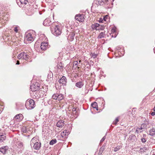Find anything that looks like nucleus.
<instances>
[{
    "instance_id": "393cba45",
    "label": "nucleus",
    "mask_w": 155,
    "mask_h": 155,
    "mask_svg": "<svg viewBox=\"0 0 155 155\" xmlns=\"http://www.w3.org/2000/svg\"><path fill=\"white\" fill-rule=\"evenodd\" d=\"M98 27L99 28V30H103L105 28L104 26L100 25L99 24V26H98Z\"/></svg>"
},
{
    "instance_id": "f257e3e1",
    "label": "nucleus",
    "mask_w": 155,
    "mask_h": 155,
    "mask_svg": "<svg viewBox=\"0 0 155 155\" xmlns=\"http://www.w3.org/2000/svg\"><path fill=\"white\" fill-rule=\"evenodd\" d=\"M25 106L28 109H31L34 108L35 106L34 101L32 99L26 101Z\"/></svg>"
},
{
    "instance_id": "bb28decb",
    "label": "nucleus",
    "mask_w": 155,
    "mask_h": 155,
    "mask_svg": "<svg viewBox=\"0 0 155 155\" xmlns=\"http://www.w3.org/2000/svg\"><path fill=\"white\" fill-rule=\"evenodd\" d=\"M17 145L18 146V147L19 148L21 147H22L23 145L22 143L20 142H19L18 143Z\"/></svg>"
},
{
    "instance_id": "cd10ccee",
    "label": "nucleus",
    "mask_w": 155,
    "mask_h": 155,
    "mask_svg": "<svg viewBox=\"0 0 155 155\" xmlns=\"http://www.w3.org/2000/svg\"><path fill=\"white\" fill-rule=\"evenodd\" d=\"M22 130L24 133H26L27 132V129L25 127H23L22 128Z\"/></svg>"
},
{
    "instance_id": "37998d69",
    "label": "nucleus",
    "mask_w": 155,
    "mask_h": 155,
    "mask_svg": "<svg viewBox=\"0 0 155 155\" xmlns=\"http://www.w3.org/2000/svg\"><path fill=\"white\" fill-rule=\"evenodd\" d=\"M153 51H154V53L155 54V47L154 48Z\"/></svg>"
},
{
    "instance_id": "473e14b6",
    "label": "nucleus",
    "mask_w": 155,
    "mask_h": 155,
    "mask_svg": "<svg viewBox=\"0 0 155 155\" xmlns=\"http://www.w3.org/2000/svg\"><path fill=\"white\" fill-rule=\"evenodd\" d=\"M97 54H92V57L93 58H95L96 57H97Z\"/></svg>"
},
{
    "instance_id": "aec40b11",
    "label": "nucleus",
    "mask_w": 155,
    "mask_h": 155,
    "mask_svg": "<svg viewBox=\"0 0 155 155\" xmlns=\"http://www.w3.org/2000/svg\"><path fill=\"white\" fill-rule=\"evenodd\" d=\"M6 139V136L5 135H0V142H2Z\"/></svg>"
},
{
    "instance_id": "ddd939ff",
    "label": "nucleus",
    "mask_w": 155,
    "mask_h": 155,
    "mask_svg": "<svg viewBox=\"0 0 155 155\" xmlns=\"http://www.w3.org/2000/svg\"><path fill=\"white\" fill-rule=\"evenodd\" d=\"M98 26H99V24L95 23L91 25V27L94 30H99V28H98Z\"/></svg>"
},
{
    "instance_id": "49530a36",
    "label": "nucleus",
    "mask_w": 155,
    "mask_h": 155,
    "mask_svg": "<svg viewBox=\"0 0 155 155\" xmlns=\"http://www.w3.org/2000/svg\"><path fill=\"white\" fill-rule=\"evenodd\" d=\"M32 87V86H31V87Z\"/></svg>"
},
{
    "instance_id": "412c9836",
    "label": "nucleus",
    "mask_w": 155,
    "mask_h": 155,
    "mask_svg": "<svg viewBox=\"0 0 155 155\" xmlns=\"http://www.w3.org/2000/svg\"><path fill=\"white\" fill-rule=\"evenodd\" d=\"M150 135L153 136L155 134V129H152L150 130Z\"/></svg>"
},
{
    "instance_id": "c756f323",
    "label": "nucleus",
    "mask_w": 155,
    "mask_h": 155,
    "mask_svg": "<svg viewBox=\"0 0 155 155\" xmlns=\"http://www.w3.org/2000/svg\"><path fill=\"white\" fill-rule=\"evenodd\" d=\"M119 121V119L118 117L116 118L115 120L113 121V124L116 125L117 123Z\"/></svg>"
},
{
    "instance_id": "c9c22d12",
    "label": "nucleus",
    "mask_w": 155,
    "mask_h": 155,
    "mask_svg": "<svg viewBox=\"0 0 155 155\" xmlns=\"http://www.w3.org/2000/svg\"><path fill=\"white\" fill-rule=\"evenodd\" d=\"M105 137L104 136V137H103L102 139L101 140V141H100V142H102L105 139Z\"/></svg>"
},
{
    "instance_id": "2eb2a0df",
    "label": "nucleus",
    "mask_w": 155,
    "mask_h": 155,
    "mask_svg": "<svg viewBox=\"0 0 155 155\" xmlns=\"http://www.w3.org/2000/svg\"><path fill=\"white\" fill-rule=\"evenodd\" d=\"M38 142L37 141V139L35 137H33L31 140V147H32V145L34 144H35L36 143H37Z\"/></svg>"
},
{
    "instance_id": "4c0bfd02",
    "label": "nucleus",
    "mask_w": 155,
    "mask_h": 155,
    "mask_svg": "<svg viewBox=\"0 0 155 155\" xmlns=\"http://www.w3.org/2000/svg\"><path fill=\"white\" fill-rule=\"evenodd\" d=\"M72 111L73 112L76 111V108L75 107H73L72 109Z\"/></svg>"
},
{
    "instance_id": "1a4fd4ad",
    "label": "nucleus",
    "mask_w": 155,
    "mask_h": 155,
    "mask_svg": "<svg viewBox=\"0 0 155 155\" xmlns=\"http://www.w3.org/2000/svg\"><path fill=\"white\" fill-rule=\"evenodd\" d=\"M23 116L21 114H18L16 115L14 117V119L18 120V121H21L23 119Z\"/></svg>"
},
{
    "instance_id": "79ce46f5",
    "label": "nucleus",
    "mask_w": 155,
    "mask_h": 155,
    "mask_svg": "<svg viewBox=\"0 0 155 155\" xmlns=\"http://www.w3.org/2000/svg\"><path fill=\"white\" fill-rule=\"evenodd\" d=\"M20 64L19 61H17V63H16V64Z\"/></svg>"
},
{
    "instance_id": "f8f14e48",
    "label": "nucleus",
    "mask_w": 155,
    "mask_h": 155,
    "mask_svg": "<svg viewBox=\"0 0 155 155\" xmlns=\"http://www.w3.org/2000/svg\"><path fill=\"white\" fill-rule=\"evenodd\" d=\"M64 121L61 120L59 121L56 124L57 127L61 128L64 125Z\"/></svg>"
},
{
    "instance_id": "20e7f679",
    "label": "nucleus",
    "mask_w": 155,
    "mask_h": 155,
    "mask_svg": "<svg viewBox=\"0 0 155 155\" xmlns=\"http://www.w3.org/2000/svg\"><path fill=\"white\" fill-rule=\"evenodd\" d=\"M52 98L53 99L60 101L63 99V94H61L57 93L54 94L52 95Z\"/></svg>"
},
{
    "instance_id": "c03bdc74",
    "label": "nucleus",
    "mask_w": 155,
    "mask_h": 155,
    "mask_svg": "<svg viewBox=\"0 0 155 155\" xmlns=\"http://www.w3.org/2000/svg\"><path fill=\"white\" fill-rule=\"evenodd\" d=\"M153 110L154 111H155V107H154Z\"/></svg>"
},
{
    "instance_id": "6ab92c4d",
    "label": "nucleus",
    "mask_w": 155,
    "mask_h": 155,
    "mask_svg": "<svg viewBox=\"0 0 155 155\" xmlns=\"http://www.w3.org/2000/svg\"><path fill=\"white\" fill-rule=\"evenodd\" d=\"M75 34L73 32H70V33L68 35V37H70L71 40H73L74 39V37L75 36Z\"/></svg>"
},
{
    "instance_id": "de8ad7c7",
    "label": "nucleus",
    "mask_w": 155,
    "mask_h": 155,
    "mask_svg": "<svg viewBox=\"0 0 155 155\" xmlns=\"http://www.w3.org/2000/svg\"><path fill=\"white\" fill-rule=\"evenodd\" d=\"M133 137H135V136H133Z\"/></svg>"
},
{
    "instance_id": "7c9ffc66",
    "label": "nucleus",
    "mask_w": 155,
    "mask_h": 155,
    "mask_svg": "<svg viewBox=\"0 0 155 155\" xmlns=\"http://www.w3.org/2000/svg\"><path fill=\"white\" fill-rule=\"evenodd\" d=\"M78 64V61H74V66H75V68H76L77 67V65Z\"/></svg>"
},
{
    "instance_id": "5701e85b",
    "label": "nucleus",
    "mask_w": 155,
    "mask_h": 155,
    "mask_svg": "<svg viewBox=\"0 0 155 155\" xmlns=\"http://www.w3.org/2000/svg\"><path fill=\"white\" fill-rule=\"evenodd\" d=\"M20 1L21 4L25 5H26L28 2V1L27 0H20Z\"/></svg>"
},
{
    "instance_id": "7ed1b4c3",
    "label": "nucleus",
    "mask_w": 155,
    "mask_h": 155,
    "mask_svg": "<svg viewBox=\"0 0 155 155\" xmlns=\"http://www.w3.org/2000/svg\"><path fill=\"white\" fill-rule=\"evenodd\" d=\"M29 56L25 52H23L18 54L17 58L19 59H23L27 60L28 59Z\"/></svg>"
},
{
    "instance_id": "f704fd0d",
    "label": "nucleus",
    "mask_w": 155,
    "mask_h": 155,
    "mask_svg": "<svg viewBox=\"0 0 155 155\" xmlns=\"http://www.w3.org/2000/svg\"><path fill=\"white\" fill-rule=\"evenodd\" d=\"M14 30L16 32H18V29L17 27H15L14 28Z\"/></svg>"
},
{
    "instance_id": "6e6552de",
    "label": "nucleus",
    "mask_w": 155,
    "mask_h": 155,
    "mask_svg": "<svg viewBox=\"0 0 155 155\" xmlns=\"http://www.w3.org/2000/svg\"><path fill=\"white\" fill-rule=\"evenodd\" d=\"M48 44L47 42H42L40 48L42 50H45L46 49Z\"/></svg>"
},
{
    "instance_id": "2f4dec72",
    "label": "nucleus",
    "mask_w": 155,
    "mask_h": 155,
    "mask_svg": "<svg viewBox=\"0 0 155 155\" xmlns=\"http://www.w3.org/2000/svg\"><path fill=\"white\" fill-rule=\"evenodd\" d=\"M120 147H116L114 148V150L115 152H116V151H117L118 150L120 149Z\"/></svg>"
},
{
    "instance_id": "09e8293b",
    "label": "nucleus",
    "mask_w": 155,
    "mask_h": 155,
    "mask_svg": "<svg viewBox=\"0 0 155 155\" xmlns=\"http://www.w3.org/2000/svg\"><path fill=\"white\" fill-rule=\"evenodd\" d=\"M114 0H112L113 1V2H114Z\"/></svg>"
},
{
    "instance_id": "f03ea898",
    "label": "nucleus",
    "mask_w": 155,
    "mask_h": 155,
    "mask_svg": "<svg viewBox=\"0 0 155 155\" xmlns=\"http://www.w3.org/2000/svg\"><path fill=\"white\" fill-rule=\"evenodd\" d=\"M51 31L53 34L56 36L60 35L61 33L58 25L56 26L54 28H51Z\"/></svg>"
},
{
    "instance_id": "9b49d317",
    "label": "nucleus",
    "mask_w": 155,
    "mask_h": 155,
    "mask_svg": "<svg viewBox=\"0 0 155 155\" xmlns=\"http://www.w3.org/2000/svg\"><path fill=\"white\" fill-rule=\"evenodd\" d=\"M41 146V143L39 142L38 143V142H37V143H35L32 145V147H33L36 150L39 149Z\"/></svg>"
},
{
    "instance_id": "9d476101",
    "label": "nucleus",
    "mask_w": 155,
    "mask_h": 155,
    "mask_svg": "<svg viewBox=\"0 0 155 155\" xmlns=\"http://www.w3.org/2000/svg\"><path fill=\"white\" fill-rule=\"evenodd\" d=\"M25 39L28 41H32L33 40V38L31 36V34L30 33H28L26 35Z\"/></svg>"
},
{
    "instance_id": "39448f33",
    "label": "nucleus",
    "mask_w": 155,
    "mask_h": 155,
    "mask_svg": "<svg viewBox=\"0 0 155 155\" xmlns=\"http://www.w3.org/2000/svg\"><path fill=\"white\" fill-rule=\"evenodd\" d=\"M75 18L80 22H82L84 21V16L83 14L77 15L75 17Z\"/></svg>"
},
{
    "instance_id": "e433bc0d",
    "label": "nucleus",
    "mask_w": 155,
    "mask_h": 155,
    "mask_svg": "<svg viewBox=\"0 0 155 155\" xmlns=\"http://www.w3.org/2000/svg\"><path fill=\"white\" fill-rule=\"evenodd\" d=\"M141 140L143 143H145L146 142V140L144 138L141 139Z\"/></svg>"
},
{
    "instance_id": "58836bf2",
    "label": "nucleus",
    "mask_w": 155,
    "mask_h": 155,
    "mask_svg": "<svg viewBox=\"0 0 155 155\" xmlns=\"http://www.w3.org/2000/svg\"><path fill=\"white\" fill-rule=\"evenodd\" d=\"M151 114L152 116H154L155 115V113L154 112H152L151 113Z\"/></svg>"
},
{
    "instance_id": "0eeeda50",
    "label": "nucleus",
    "mask_w": 155,
    "mask_h": 155,
    "mask_svg": "<svg viewBox=\"0 0 155 155\" xmlns=\"http://www.w3.org/2000/svg\"><path fill=\"white\" fill-rule=\"evenodd\" d=\"M58 82L60 84L65 85L67 82L66 78L64 76H63L59 80Z\"/></svg>"
},
{
    "instance_id": "72a5a7b5",
    "label": "nucleus",
    "mask_w": 155,
    "mask_h": 155,
    "mask_svg": "<svg viewBox=\"0 0 155 155\" xmlns=\"http://www.w3.org/2000/svg\"><path fill=\"white\" fill-rule=\"evenodd\" d=\"M101 1L100 2H103V4L105 3H106L107 2V0H100Z\"/></svg>"
},
{
    "instance_id": "a18cd8bd",
    "label": "nucleus",
    "mask_w": 155,
    "mask_h": 155,
    "mask_svg": "<svg viewBox=\"0 0 155 155\" xmlns=\"http://www.w3.org/2000/svg\"><path fill=\"white\" fill-rule=\"evenodd\" d=\"M81 62V60H79V63H80V62Z\"/></svg>"
},
{
    "instance_id": "a878e982",
    "label": "nucleus",
    "mask_w": 155,
    "mask_h": 155,
    "mask_svg": "<svg viewBox=\"0 0 155 155\" xmlns=\"http://www.w3.org/2000/svg\"><path fill=\"white\" fill-rule=\"evenodd\" d=\"M143 128L142 127H140V128H137L136 129L135 132H136L138 134L140 132H141L140 131Z\"/></svg>"
},
{
    "instance_id": "c85d7f7f",
    "label": "nucleus",
    "mask_w": 155,
    "mask_h": 155,
    "mask_svg": "<svg viewBox=\"0 0 155 155\" xmlns=\"http://www.w3.org/2000/svg\"><path fill=\"white\" fill-rule=\"evenodd\" d=\"M140 152H145L146 150H147V148L145 147H143L140 148Z\"/></svg>"
},
{
    "instance_id": "f3484780",
    "label": "nucleus",
    "mask_w": 155,
    "mask_h": 155,
    "mask_svg": "<svg viewBox=\"0 0 155 155\" xmlns=\"http://www.w3.org/2000/svg\"><path fill=\"white\" fill-rule=\"evenodd\" d=\"M106 36V35L105 33V32H101L100 33L98 36V38H103L105 37Z\"/></svg>"
},
{
    "instance_id": "dca6fc26",
    "label": "nucleus",
    "mask_w": 155,
    "mask_h": 155,
    "mask_svg": "<svg viewBox=\"0 0 155 155\" xmlns=\"http://www.w3.org/2000/svg\"><path fill=\"white\" fill-rule=\"evenodd\" d=\"M83 85L84 84H83L82 82L79 81L76 83L75 86L77 87L80 88L83 86Z\"/></svg>"
},
{
    "instance_id": "4be33fe9",
    "label": "nucleus",
    "mask_w": 155,
    "mask_h": 155,
    "mask_svg": "<svg viewBox=\"0 0 155 155\" xmlns=\"http://www.w3.org/2000/svg\"><path fill=\"white\" fill-rule=\"evenodd\" d=\"M57 142V140L56 139L51 140L49 143V144L51 145H53Z\"/></svg>"
},
{
    "instance_id": "4468645a",
    "label": "nucleus",
    "mask_w": 155,
    "mask_h": 155,
    "mask_svg": "<svg viewBox=\"0 0 155 155\" xmlns=\"http://www.w3.org/2000/svg\"><path fill=\"white\" fill-rule=\"evenodd\" d=\"M69 131L68 130H65L61 133V136L62 137H66V136H67L69 134Z\"/></svg>"
},
{
    "instance_id": "423d86ee",
    "label": "nucleus",
    "mask_w": 155,
    "mask_h": 155,
    "mask_svg": "<svg viewBox=\"0 0 155 155\" xmlns=\"http://www.w3.org/2000/svg\"><path fill=\"white\" fill-rule=\"evenodd\" d=\"M9 149L8 147L7 146H3L0 148V152L3 154L6 153Z\"/></svg>"
},
{
    "instance_id": "b1692460",
    "label": "nucleus",
    "mask_w": 155,
    "mask_h": 155,
    "mask_svg": "<svg viewBox=\"0 0 155 155\" xmlns=\"http://www.w3.org/2000/svg\"><path fill=\"white\" fill-rule=\"evenodd\" d=\"M43 24L45 26H48L49 25V23H48V20L45 19L43 23Z\"/></svg>"
},
{
    "instance_id": "ea45409f",
    "label": "nucleus",
    "mask_w": 155,
    "mask_h": 155,
    "mask_svg": "<svg viewBox=\"0 0 155 155\" xmlns=\"http://www.w3.org/2000/svg\"><path fill=\"white\" fill-rule=\"evenodd\" d=\"M35 85H35H35H34V86H35V87H34V88H35V90H38V89H39V87H38H38H37V88H35Z\"/></svg>"
},
{
    "instance_id": "a211bd4d",
    "label": "nucleus",
    "mask_w": 155,
    "mask_h": 155,
    "mask_svg": "<svg viewBox=\"0 0 155 155\" xmlns=\"http://www.w3.org/2000/svg\"><path fill=\"white\" fill-rule=\"evenodd\" d=\"M91 106L94 108H95L97 110H98V107H97V103L96 102L92 103L91 104Z\"/></svg>"
},
{
    "instance_id": "a19ab883",
    "label": "nucleus",
    "mask_w": 155,
    "mask_h": 155,
    "mask_svg": "<svg viewBox=\"0 0 155 155\" xmlns=\"http://www.w3.org/2000/svg\"><path fill=\"white\" fill-rule=\"evenodd\" d=\"M112 32H115V30L114 29H112L111 30Z\"/></svg>"
}]
</instances>
